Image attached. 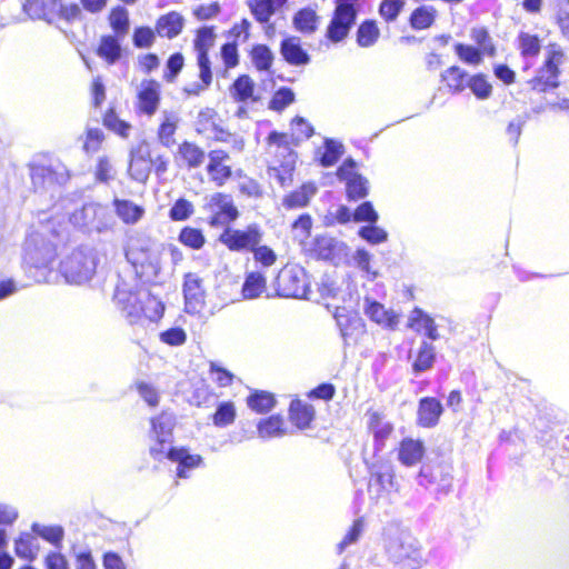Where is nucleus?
<instances>
[{
    "label": "nucleus",
    "mask_w": 569,
    "mask_h": 569,
    "mask_svg": "<svg viewBox=\"0 0 569 569\" xmlns=\"http://www.w3.org/2000/svg\"><path fill=\"white\" fill-rule=\"evenodd\" d=\"M98 266L97 251L79 246L60 263V272L68 283L83 284L92 279Z\"/></svg>",
    "instance_id": "obj_1"
},
{
    "label": "nucleus",
    "mask_w": 569,
    "mask_h": 569,
    "mask_svg": "<svg viewBox=\"0 0 569 569\" xmlns=\"http://www.w3.org/2000/svg\"><path fill=\"white\" fill-rule=\"evenodd\" d=\"M70 222L86 233H104L111 231L117 221L108 206L84 203L70 216Z\"/></svg>",
    "instance_id": "obj_2"
},
{
    "label": "nucleus",
    "mask_w": 569,
    "mask_h": 569,
    "mask_svg": "<svg viewBox=\"0 0 569 569\" xmlns=\"http://www.w3.org/2000/svg\"><path fill=\"white\" fill-rule=\"evenodd\" d=\"M360 0H335L332 17L326 29V38L332 43L342 42L357 22Z\"/></svg>",
    "instance_id": "obj_3"
},
{
    "label": "nucleus",
    "mask_w": 569,
    "mask_h": 569,
    "mask_svg": "<svg viewBox=\"0 0 569 569\" xmlns=\"http://www.w3.org/2000/svg\"><path fill=\"white\" fill-rule=\"evenodd\" d=\"M565 61V52L559 44L552 43L548 47L545 61L537 69V74L529 81L532 90L548 92L560 86V66Z\"/></svg>",
    "instance_id": "obj_4"
},
{
    "label": "nucleus",
    "mask_w": 569,
    "mask_h": 569,
    "mask_svg": "<svg viewBox=\"0 0 569 569\" xmlns=\"http://www.w3.org/2000/svg\"><path fill=\"white\" fill-rule=\"evenodd\" d=\"M388 558L401 569H418L422 562V553L416 539L400 535L389 538L386 543Z\"/></svg>",
    "instance_id": "obj_5"
},
{
    "label": "nucleus",
    "mask_w": 569,
    "mask_h": 569,
    "mask_svg": "<svg viewBox=\"0 0 569 569\" xmlns=\"http://www.w3.org/2000/svg\"><path fill=\"white\" fill-rule=\"evenodd\" d=\"M452 465L443 460L425 462L417 476V482L426 489L435 486L437 495L446 496L452 489Z\"/></svg>",
    "instance_id": "obj_6"
},
{
    "label": "nucleus",
    "mask_w": 569,
    "mask_h": 569,
    "mask_svg": "<svg viewBox=\"0 0 569 569\" xmlns=\"http://www.w3.org/2000/svg\"><path fill=\"white\" fill-rule=\"evenodd\" d=\"M176 426V416L169 411H162L159 416L151 419L150 437L156 440V443L150 447V456L158 461L164 459V453L168 451L167 446L173 441V429Z\"/></svg>",
    "instance_id": "obj_7"
},
{
    "label": "nucleus",
    "mask_w": 569,
    "mask_h": 569,
    "mask_svg": "<svg viewBox=\"0 0 569 569\" xmlns=\"http://www.w3.org/2000/svg\"><path fill=\"white\" fill-rule=\"evenodd\" d=\"M274 284L279 297L308 299L309 286L306 271L302 268H282L276 277Z\"/></svg>",
    "instance_id": "obj_8"
},
{
    "label": "nucleus",
    "mask_w": 569,
    "mask_h": 569,
    "mask_svg": "<svg viewBox=\"0 0 569 569\" xmlns=\"http://www.w3.org/2000/svg\"><path fill=\"white\" fill-rule=\"evenodd\" d=\"M262 236L263 233L260 226L250 223L243 230L226 227L218 240L230 251L242 252L251 251L257 244H260Z\"/></svg>",
    "instance_id": "obj_9"
},
{
    "label": "nucleus",
    "mask_w": 569,
    "mask_h": 569,
    "mask_svg": "<svg viewBox=\"0 0 569 569\" xmlns=\"http://www.w3.org/2000/svg\"><path fill=\"white\" fill-rule=\"evenodd\" d=\"M347 244L328 234L316 236L303 244V250L312 259L338 263L347 254Z\"/></svg>",
    "instance_id": "obj_10"
},
{
    "label": "nucleus",
    "mask_w": 569,
    "mask_h": 569,
    "mask_svg": "<svg viewBox=\"0 0 569 569\" xmlns=\"http://www.w3.org/2000/svg\"><path fill=\"white\" fill-rule=\"evenodd\" d=\"M206 208L212 213L209 218V224L213 228L230 227L240 216L232 197L223 192H216L210 196Z\"/></svg>",
    "instance_id": "obj_11"
},
{
    "label": "nucleus",
    "mask_w": 569,
    "mask_h": 569,
    "mask_svg": "<svg viewBox=\"0 0 569 569\" xmlns=\"http://www.w3.org/2000/svg\"><path fill=\"white\" fill-rule=\"evenodd\" d=\"M57 257L56 246L40 234L31 236L24 247V262L37 269L48 268Z\"/></svg>",
    "instance_id": "obj_12"
},
{
    "label": "nucleus",
    "mask_w": 569,
    "mask_h": 569,
    "mask_svg": "<svg viewBox=\"0 0 569 569\" xmlns=\"http://www.w3.org/2000/svg\"><path fill=\"white\" fill-rule=\"evenodd\" d=\"M202 279L189 272L183 279L184 310L190 315L199 313L204 306V288Z\"/></svg>",
    "instance_id": "obj_13"
},
{
    "label": "nucleus",
    "mask_w": 569,
    "mask_h": 569,
    "mask_svg": "<svg viewBox=\"0 0 569 569\" xmlns=\"http://www.w3.org/2000/svg\"><path fill=\"white\" fill-rule=\"evenodd\" d=\"M333 318L346 345L349 343V339H353L365 331L362 318L345 306L336 307Z\"/></svg>",
    "instance_id": "obj_14"
},
{
    "label": "nucleus",
    "mask_w": 569,
    "mask_h": 569,
    "mask_svg": "<svg viewBox=\"0 0 569 569\" xmlns=\"http://www.w3.org/2000/svg\"><path fill=\"white\" fill-rule=\"evenodd\" d=\"M114 301L122 316L130 325H136L142 319V297L138 293L118 290L114 293Z\"/></svg>",
    "instance_id": "obj_15"
},
{
    "label": "nucleus",
    "mask_w": 569,
    "mask_h": 569,
    "mask_svg": "<svg viewBox=\"0 0 569 569\" xmlns=\"http://www.w3.org/2000/svg\"><path fill=\"white\" fill-rule=\"evenodd\" d=\"M445 409L436 397H422L418 402L417 425L422 428H435Z\"/></svg>",
    "instance_id": "obj_16"
},
{
    "label": "nucleus",
    "mask_w": 569,
    "mask_h": 569,
    "mask_svg": "<svg viewBox=\"0 0 569 569\" xmlns=\"http://www.w3.org/2000/svg\"><path fill=\"white\" fill-rule=\"evenodd\" d=\"M280 54L290 66L303 67L310 63V54L301 46V40L297 36H288L280 42Z\"/></svg>",
    "instance_id": "obj_17"
},
{
    "label": "nucleus",
    "mask_w": 569,
    "mask_h": 569,
    "mask_svg": "<svg viewBox=\"0 0 569 569\" xmlns=\"http://www.w3.org/2000/svg\"><path fill=\"white\" fill-rule=\"evenodd\" d=\"M363 312L371 321L385 328L395 329L398 325V315L391 309L387 310L382 303L372 298H365Z\"/></svg>",
    "instance_id": "obj_18"
},
{
    "label": "nucleus",
    "mask_w": 569,
    "mask_h": 569,
    "mask_svg": "<svg viewBox=\"0 0 569 569\" xmlns=\"http://www.w3.org/2000/svg\"><path fill=\"white\" fill-rule=\"evenodd\" d=\"M164 458L177 462V477L188 478L189 471L202 463L200 455H192L186 448L169 447Z\"/></svg>",
    "instance_id": "obj_19"
},
{
    "label": "nucleus",
    "mask_w": 569,
    "mask_h": 569,
    "mask_svg": "<svg viewBox=\"0 0 569 569\" xmlns=\"http://www.w3.org/2000/svg\"><path fill=\"white\" fill-rule=\"evenodd\" d=\"M408 327L413 331L426 336L430 341H436L440 338L438 326L435 319L423 309L416 307L408 319Z\"/></svg>",
    "instance_id": "obj_20"
},
{
    "label": "nucleus",
    "mask_w": 569,
    "mask_h": 569,
    "mask_svg": "<svg viewBox=\"0 0 569 569\" xmlns=\"http://www.w3.org/2000/svg\"><path fill=\"white\" fill-rule=\"evenodd\" d=\"M227 159H229V154L223 150H212L209 153L207 171L218 187L223 186L228 179L232 178L231 168L222 164Z\"/></svg>",
    "instance_id": "obj_21"
},
{
    "label": "nucleus",
    "mask_w": 569,
    "mask_h": 569,
    "mask_svg": "<svg viewBox=\"0 0 569 569\" xmlns=\"http://www.w3.org/2000/svg\"><path fill=\"white\" fill-rule=\"evenodd\" d=\"M139 108L144 114L156 112L160 101V86L156 80H143L138 92Z\"/></svg>",
    "instance_id": "obj_22"
},
{
    "label": "nucleus",
    "mask_w": 569,
    "mask_h": 569,
    "mask_svg": "<svg viewBox=\"0 0 569 569\" xmlns=\"http://www.w3.org/2000/svg\"><path fill=\"white\" fill-rule=\"evenodd\" d=\"M30 177L36 190H44L66 180L64 174L58 173L52 167L43 164L30 166Z\"/></svg>",
    "instance_id": "obj_23"
},
{
    "label": "nucleus",
    "mask_w": 569,
    "mask_h": 569,
    "mask_svg": "<svg viewBox=\"0 0 569 569\" xmlns=\"http://www.w3.org/2000/svg\"><path fill=\"white\" fill-rule=\"evenodd\" d=\"M288 0H248L250 12L260 24L268 23L270 18L281 10Z\"/></svg>",
    "instance_id": "obj_24"
},
{
    "label": "nucleus",
    "mask_w": 569,
    "mask_h": 569,
    "mask_svg": "<svg viewBox=\"0 0 569 569\" xmlns=\"http://www.w3.org/2000/svg\"><path fill=\"white\" fill-rule=\"evenodd\" d=\"M122 40L123 38L114 34L102 36L96 50L97 56L103 59L108 64L117 63L122 57Z\"/></svg>",
    "instance_id": "obj_25"
},
{
    "label": "nucleus",
    "mask_w": 569,
    "mask_h": 569,
    "mask_svg": "<svg viewBox=\"0 0 569 569\" xmlns=\"http://www.w3.org/2000/svg\"><path fill=\"white\" fill-rule=\"evenodd\" d=\"M437 360V351L432 342L422 340L417 350L416 358L411 365L415 376H420L423 372L431 370Z\"/></svg>",
    "instance_id": "obj_26"
},
{
    "label": "nucleus",
    "mask_w": 569,
    "mask_h": 569,
    "mask_svg": "<svg viewBox=\"0 0 569 569\" xmlns=\"http://www.w3.org/2000/svg\"><path fill=\"white\" fill-rule=\"evenodd\" d=\"M315 417L316 410L312 405L299 399L290 402L289 418L298 429L303 430L309 428Z\"/></svg>",
    "instance_id": "obj_27"
},
{
    "label": "nucleus",
    "mask_w": 569,
    "mask_h": 569,
    "mask_svg": "<svg viewBox=\"0 0 569 569\" xmlns=\"http://www.w3.org/2000/svg\"><path fill=\"white\" fill-rule=\"evenodd\" d=\"M370 486L376 485L381 490L390 491L395 488V471L389 461H378L370 467Z\"/></svg>",
    "instance_id": "obj_28"
},
{
    "label": "nucleus",
    "mask_w": 569,
    "mask_h": 569,
    "mask_svg": "<svg viewBox=\"0 0 569 569\" xmlns=\"http://www.w3.org/2000/svg\"><path fill=\"white\" fill-rule=\"evenodd\" d=\"M184 18L177 11H171L159 17L156 23V32L160 37L173 39L179 36L183 29Z\"/></svg>",
    "instance_id": "obj_29"
},
{
    "label": "nucleus",
    "mask_w": 569,
    "mask_h": 569,
    "mask_svg": "<svg viewBox=\"0 0 569 569\" xmlns=\"http://www.w3.org/2000/svg\"><path fill=\"white\" fill-rule=\"evenodd\" d=\"M425 451L421 440L405 438L400 443L398 457L402 465L410 467L421 461Z\"/></svg>",
    "instance_id": "obj_30"
},
{
    "label": "nucleus",
    "mask_w": 569,
    "mask_h": 569,
    "mask_svg": "<svg viewBox=\"0 0 569 569\" xmlns=\"http://www.w3.org/2000/svg\"><path fill=\"white\" fill-rule=\"evenodd\" d=\"M320 17L310 7L299 9L292 17L293 28L303 34H312L317 31Z\"/></svg>",
    "instance_id": "obj_31"
},
{
    "label": "nucleus",
    "mask_w": 569,
    "mask_h": 569,
    "mask_svg": "<svg viewBox=\"0 0 569 569\" xmlns=\"http://www.w3.org/2000/svg\"><path fill=\"white\" fill-rule=\"evenodd\" d=\"M116 214L127 224L137 223L144 213L142 207L127 199H113Z\"/></svg>",
    "instance_id": "obj_32"
},
{
    "label": "nucleus",
    "mask_w": 569,
    "mask_h": 569,
    "mask_svg": "<svg viewBox=\"0 0 569 569\" xmlns=\"http://www.w3.org/2000/svg\"><path fill=\"white\" fill-rule=\"evenodd\" d=\"M345 153L343 144L332 138H326L323 141V150L319 151L318 162L322 168L335 166Z\"/></svg>",
    "instance_id": "obj_33"
},
{
    "label": "nucleus",
    "mask_w": 569,
    "mask_h": 569,
    "mask_svg": "<svg viewBox=\"0 0 569 569\" xmlns=\"http://www.w3.org/2000/svg\"><path fill=\"white\" fill-rule=\"evenodd\" d=\"M283 419L279 415H272L260 419L257 423L258 436L261 439L279 438L286 435Z\"/></svg>",
    "instance_id": "obj_34"
},
{
    "label": "nucleus",
    "mask_w": 569,
    "mask_h": 569,
    "mask_svg": "<svg viewBox=\"0 0 569 569\" xmlns=\"http://www.w3.org/2000/svg\"><path fill=\"white\" fill-rule=\"evenodd\" d=\"M316 192L317 188L313 183H303L299 189L287 194L283 198L282 204L287 209L306 207Z\"/></svg>",
    "instance_id": "obj_35"
},
{
    "label": "nucleus",
    "mask_w": 569,
    "mask_h": 569,
    "mask_svg": "<svg viewBox=\"0 0 569 569\" xmlns=\"http://www.w3.org/2000/svg\"><path fill=\"white\" fill-rule=\"evenodd\" d=\"M158 253L152 250L147 243L132 242L126 250V258L134 269L143 266L151 260V257H157Z\"/></svg>",
    "instance_id": "obj_36"
},
{
    "label": "nucleus",
    "mask_w": 569,
    "mask_h": 569,
    "mask_svg": "<svg viewBox=\"0 0 569 569\" xmlns=\"http://www.w3.org/2000/svg\"><path fill=\"white\" fill-rule=\"evenodd\" d=\"M469 77V73L458 66H452L441 73V80L452 93L462 92L467 88Z\"/></svg>",
    "instance_id": "obj_37"
},
{
    "label": "nucleus",
    "mask_w": 569,
    "mask_h": 569,
    "mask_svg": "<svg viewBox=\"0 0 569 569\" xmlns=\"http://www.w3.org/2000/svg\"><path fill=\"white\" fill-rule=\"evenodd\" d=\"M108 20L113 34L124 39L130 29L129 11L123 6H117L111 9Z\"/></svg>",
    "instance_id": "obj_38"
},
{
    "label": "nucleus",
    "mask_w": 569,
    "mask_h": 569,
    "mask_svg": "<svg viewBox=\"0 0 569 569\" xmlns=\"http://www.w3.org/2000/svg\"><path fill=\"white\" fill-rule=\"evenodd\" d=\"M380 30L377 26V22L372 19L363 20L356 33L357 44L361 48H370L372 47L379 39Z\"/></svg>",
    "instance_id": "obj_39"
},
{
    "label": "nucleus",
    "mask_w": 569,
    "mask_h": 569,
    "mask_svg": "<svg viewBox=\"0 0 569 569\" xmlns=\"http://www.w3.org/2000/svg\"><path fill=\"white\" fill-rule=\"evenodd\" d=\"M254 82L248 74H240L230 86V94L236 102L244 103L253 97Z\"/></svg>",
    "instance_id": "obj_40"
},
{
    "label": "nucleus",
    "mask_w": 569,
    "mask_h": 569,
    "mask_svg": "<svg viewBox=\"0 0 569 569\" xmlns=\"http://www.w3.org/2000/svg\"><path fill=\"white\" fill-rule=\"evenodd\" d=\"M518 48L525 60L536 59L541 51V40L537 34L525 31L518 34Z\"/></svg>",
    "instance_id": "obj_41"
},
{
    "label": "nucleus",
    "mask_w": 569,
    "mask_h": 569,
    "mask_svg": "<svg viewBox=\"0 0 569 569\" xmlns=\"http://www.w3.org/2000/svg\"><path fill=\"white\" fill-rule=\"evenodd\" d=\"M267 280L266 277L258 271L249 272L242 284V296L244 299H256L266 289Z\"/></svg>",
    "instance_id": "obj_42"
},
{
    "label": "nucleus",
    "mask_w": 569,
    "mask_h": 569,
    "mask_svg": "<svg viewBox=\"0 0 569 569\" xmlns=\"http://www.w3.org/2000/svg\"><path fill=\"white\" fill-rule=\"evenodd\" d=\"M276 398L271 392L263 390H256L247 398V405L257 413H267L276 406Z\"/></svg>",
    "instance_id": "obj_43"
},
{
    "label": "nucleus",
    "mask_w": 569,
    "mask_h": 569,
    "mask_svg": "<svg viewBox=\"0 0 569 569\" xmlns=\"http://www.w3.org/2000/svg\"><path fill=\"white\" fill-rule=\"evenodd\" d=\"M31 531L56 548L61 547L64 537V529L61 526H43L38 522H33L31 525Z\"/></svg>",
    "instance_id": "obj_44"
},
{
    "label": "nucleus",
    "mask_w": 569,
    "mask_h": 569,
    "mask_svg": "<svg viewBox=\"0 0 569 569\" xmlns=\"http://www.w3.org/2000/svg\"><path fill=\"white\" fill-rule=\"evenodd\" d=\"M250 59L258 71H270L274 54L267 44H253L250 50Z\"/></svg>",
    "instance_id": "obj_45"
},
{
    "label": "nucleus",
    "mask_w": 569,
    "mask_h": 569,
    "mask_svg": "<svg viewBox=\"0 0 569 569\" xmlns=\"http://www.w3.org/2000/svg\"><path fill=\"white\" fill-rule=\"evenodd\" d=\"M437 10L433 7L420 6L416 8L409 18L410 27L415 30L428 29L436 20Z\"/></svg>",
    "instance_id": "obj_46"
},
{
    "label": "nucleus",
    "mask_w": 569,
    "mask_h": 569,
    "mask_svg": "<svg viewBox=\"0 0 569 569\" xmlns=\"http://www.w3.org/2000/svg\"><path fill=\"white\" fill-rule=\"evenodd\" d=\"M34 542L36 538L30 532H21L14 540L16 555L21 559L33 561L38 551V546Z\"/></svg>",
    "instance_id": "obj_47"
},
{
    "label": "nucleus",
    "mask_w": 569,
    "mask_h": 569,
    "mask_svg": "<svg viewBox=\"0 0 569 569\" xmlns=\"http://www.w3.org/2000/svg\"><path fill=\"white\" fill-rule=\"evenodd\" d=\"M346 194L349 201L365 199L369 193V181L362 174L353 176L345 181Z\"/></svg>",
    "instance_id": "obj_48"
},
{
    "label": "nucleus",
    "mask_w": 569,
    "mask_h": 569,
    "mask_svg": "<svg viewBox=\"0 0 569 569\" xmlns=\"http://www.w3.org/2000/svg\"><path fill=\"white\" fill-rule=\"evenodd\" d=\"M141 297L143 306L142 318L153 322L160 320L164 313V303L151 292H147Z\"/></svg>",
    "instance_id": "obj_49"
},
{
    "label": "nucleus",
    "mask_w": 569,
    "mask_h": 569,
    "mask_svg": "<svg viewBox=\"0 0 569 569\" xmlns=\"http://www.w3.org/2000/svg\"><path fill=\"white\" fill-rule=\"evenodd\" d=\"M178 241L187 248L200 250L206 243V237L201 229L187 226L180 230Z\"/></svg>",
    "instance_id": "obj_50"
},
{
    "label": "nucleus",
    "mask_w": 569,
    "mask_h": 569,
    "mask_svg": "<svg viewBox=\"0 0 569 569\" xmlns=\"http://www.w3.org/2000/svg\"><path fill=\"white\" fill-rule=\"evenodd\" d=\"M179 154L189 168H198L204 160V151L197 144L184 141L179 146Z\"/></svg>",
    "instance_id": "obj_51"
},
{
    "label": "nucleus",
    "mask_w": 569,
    "mask_h": 569,
    "mask_svg": "<svg viewBox=\"0 0 569 569\" xmlns=\"http://www.w3.org/2000/svg\"><path fill=\"white\" fill-rule=\"evenodd\" d=\"M358 237L371 246L383 243L388 240V232L377 223L365 224L358 229Z\"/></svg>",
    "instance_id": "obj_52"
},
{
    "label": "nucleus",
    "mask_w": 569,
    "mask_h": 569,
    "mask_svg": "<svg viewBox=\"0 0 569 569\" xmlns=\"http://www.w3.org/2000/svg\"><path fill=\"white\" fill-rule=\"evenodd\" d=\"M296 101V94L289 87H280L277 89L269 101L270 110L282 112L287 107Z\"/></svg>",
    "instance_id": "obj_53"
},
{
    "label": "nucleus",
    "mask_w": 569,
    "mask_h": 569,
    "mask_svg": "<svg viewBox=\"0 0 569 569\" xmlns=\"http://www.w3.org/2000/svg\"><path fill=\"white\" fill-rule=\"evenodd\" d=\"M467 88H469L479 100H486L492 93V86L488 82L483 73L470 76L467 81Z\"/></svg>",
    "instance_id": "obj_54"
},
{
    "label": "nucleus",
    "mask_w": 569,
    "mask_h": 569,
    "mask_svg": "<svg viewBox=\"0 0 569 569\" xmlns=\"http://www.w3.org/2000/svg\"><path fill=\"white\" fill-rule=\"evenodd\" d=\"M470 37L478 44L477 48L482 50V56L487 54L491 58L496 56L497 49L487 28H473Z\"/></svg>",
    "instance_id": "obj_55"
},
{
    "label": "nucleus",
    "mask_w": 569,
    "mask_h": 569,
    "mask_svg": "<svg viewBox=\"0 0 569 569\" xmlns=\"http://www.w3.org/2000/svg\"><path fill=\"white\" fill-rule=\"evenodd\" d=\"M236 419V408L231 401L220 402L212 416V422L216 427L224 428L231 425Z\"/></svg>",
    "instance_id": "obj_56"
},
{
    "label": "nucleus",
    "mask_w": 569,
    "mask_h": 569,
    "mask_svg": "<svg viewBox=\"0 0 569 569\" xmlns=\"http://www.w3.org/2000/svg\"><path fill=\"white\" fill-rule=\"evenodd\" d=\"M214 38L216 34L213 27L203 26L199 28L193 40V47L197 54L209 53L210 48L213 46Z\"/></svg>",
    "instance_id": "obj_57"
},
{
    "label": "nucleus",
    "mask_w": 569,
    "mask_h": 569,
    "mask_svg": "<svg viewBox=\"0 0 569 569\" xmlns=\"http://www.w3.org/2000/svg\"><path fill=\"white\" fill-rule=\"evenodd\" d=\"M453 48L456 54L462 62L472 66H478L482 62V50L477 47L457 42Z\"/></svg>",
    "instance_id": "obj_58"
},
{
    "label": "nucleus",
    "mask_w": 569,
    "mask_h": 569,
    "mask_svg": "<svg viewBox=\"0 0 569 569\" xmlns=\"http://www.w3.org/2000/svg\"><path fill=\"white\" fill-rule=\"evenodd\" d=\"M160 272V261L159 256L151 257V260L144 263L143 266L137 268L136 274L143 283L154 284L158 281V276Z\"/></svg>",
    "instance_id": "obj_59"
},
{
    "label": "nucleus",
    "mask_w": 569,
    "mask_h": 569,
    "mask_svg": "<svg viewBox=\"0 0 569 569\" xmlns=\"http://www.w3.org/2000/svg\"><path fill=\"white\" fill-rule=\"evenodd\" d=\"M153 160L130 159L128 173L137 182H146L152 170Z\"/></svg>",
    "instance_id": "obj_60"
},
{
    "label": "nucleus",
    "mask_w": 569,
    "mask_h": 569,
    "mask_svg": "<svg viewBox=\"0 0 569 569\" xmlns=\"http://www.w3.org/2000/svg\"><path fill=\"white\" fill-rule=\"evenodd\" d=\"M193 211V204L189 200L179 198L169 209V218L172 221H184L192 216Z\"/></svg>",
    "instance_id": "obj_61"
},
{
    "label": "nucleus",
    "mask_w": 569,
    "mask_h": 569,
    "mask_svg": "<svg viewBox=\"0 0 569 569\" xmlns=\"http://www.w3.org/2000/svg\"><path fill=\"white\" fill-rule=\"evenodd\" d=\"M555 19L561 33L569 37V0H555Z\"/></svg>",
    "instance_id": "obj_62"
},
{
    "label": "nucleus",
    "mask_w": 569,
    "mask_h": 569,
    "mask_svg": "<svg viewBox=\"0 0 569 569\" xmlns=\"http://www.w3.org/2000/svg\"><path fill=\"white\" fill-rule=\"evenodd\" d=\"M184 66V58L181 52H174L169 56L163 72V79L167 82H173Z\"/></svg>",
    "instance_id": "obj_63"
},
{
    "label": "nucleus",
    "mask_w": 569,
    "mask_h": 569,
    "mask_svg": "<svg viewBox=\"0 0 569 569\" xmlns=\"http://www.w3.org/2000/svg\"><path fill=\"white\" fill-rule=\"evenodd\" d=\"M116 177V169L108 157H99L94 168V178L100 183H109Z\"/></svg>",
    "instance_id": "obj_64"
}]
</instances>
